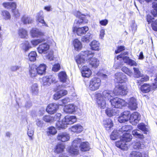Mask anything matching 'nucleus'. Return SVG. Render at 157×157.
<instances>
[{"instance_id":"obj_1","label":"nucleus","mask_w":157,"mask_h":157,"mask_svg":"<svg viewBox=\"0 0 157 157\" xmlns=\"http://www.w3.org/2000/svg\"><path fill=\"white\" fill-rule=\"evenodd\" d=\"M93 55V52L91 51L82 52L80 54L76 57L75 59L78 67L81 68L83 66V64L88 62Z\"/></svg>"},{"instance_id":"obj_2","label":"nucleus","mask_w":157,"mask_h":157,"mask_svg":"<svg viewBox=\"0 0 157 157\" xmlns=\"http://www.w3.org/2000/svg\"><path fill=\"white\" fill-rule=\"evenodd\" d=\"M77 121L75 116H66L61 121H59L56 123V127L58 130L65 128L68 124H72Z\"/></svg>"},{"instance_id":"obj_3","label":"nucleus","mask_w":157,"mask_h":157,"mask_svg":"<svg viewBox=\"0 0 157 157\" xmlns=\"http://www.w3.org/2000/svg\"><path fill=\"white\" fill-rule=\"evenodd\" d=\"M132 139V136L130 134H123L122 136L121 137L120 141L116 142V145L118 147L122 149L126 150L127 149L128 145L126 143L130 141Z\"/></svg>"},{"instance_id":"obj_4","label":"nucleus","mask_w":157,"mask_h":157,"mask_svg":"<svg viewBox=\"0 0 157 157\" xmlns=\"http://www.w3.org/2000/svg\"><path fill=\"white\" fill-rule=\"evenodd\" d=\"M101 85V81L100 78L94 77L90 81L88 85L89 89L91 91H94L98 89Z\"/></svg>"},{"instance_id":"obj_5","label":"nucleus","mask_w":157,"mask_h":157,"mask_svg":"<svg viewBox=\"0 0 157 157\" xmlns=\"http://www.w3.org/2000/svg\"><path fill=\"white\" fill-rule=\"evenodd\" d=\"M81 142L79 138L75 139L72 143V145L69 150V152L71 155H77L79 152V147Z\"/></svg>"},{"instance_id":"obj_6","label":"nucleus","mask_w":157,"mask_h":157,"mask_svg":"<svg viewBox=\"0 0 157 157\" xmlns=\"http://www.w3.org/2000/svg\"><path fill=\"white\" fill-rule=\"evenodd\" d=\"M127 54V52L122 53L117 57V59L120 61L122 59L124 63L127 64L131 66H136L137 64L135 61L130 59L128 57L124 56L126 55Z\"/></svg>"},{"instance_id":"obj_7","label":"nucleus","mask_w":157,"mask_h":157,"mask_svg":"<svg viewBox=\"0 0 157 157\" xmlns=\"http://www.w3.org/2000/svg\"><path fill=\"white\" fill-rule=\"evenodd\" d=\"M110 102L113 107L117 108H121L126 105V102L124 100L118 98L111 99Z\"/></svg>"},{"instance_id":"obj_8","label":"nucleus","mask_w":157,"mask_h":157,"mask_svg":"<svg viewBox=\"0 0 157 157\" xmlns=\"http://www.w3.org/2000/svg\"><path fill=\"white\" fill-rule=\"evenodd\" d=\"M57 80L56 78L52 75H47L42 78L41 83L44 86H48L52 83H56Z\"/></svg>"},{"instance_id":"obj_9","label":"nucleus","mask_w":157,"mask_h":157,"mask_svg":"<svg viewBox=\"0 0 157 157\" xmlns=\"http://www.w3.org/2000/svg\"><path fill=\"white\" fill-rule=\"evenodd\" d=\"M114 94L116 95H124L128 92V89L125 86L119 85L116 86L114 90Z\"/></svg>"},{"instance_id":"obj_10","label":"nucleus","mask_w":157,"mask_h":157,"mask_svg":"<svg viewBox=\"0 0 157 157\" xmlns=\"http://www.w3.org/2000/svg\"><path fill=\"white\" fill-rule=\"evenodd\" d=\"M76 16L78 18V19L75 20L74 22V24H76V26H79L87 22L88 20L86 17L82 14L80 12H77Z\"/></svg>"},{"instance_id":"obj_11","label":"nucleus","mask_w":157,"mask_h":157,"mask_svg":"<svg viewBox=\"0 0 157 157\" xmlns=\"http://www.w3.org/2000/svg\"><path fill=\"white\" fill-rule=\"evenodd\" d=\"M97 102L99 107L104 109L106 106V103L102 95L100 93L97 94Z\"/></svg>"},{"instance_id":"obj_12","label":"nucleus","mask_w":157,"mask_h":157,"mask_svg":"<svg viewBox=\"0 0 157 157\" xmlns=\"http://www.w3.org/2000/svg\"><path fill=\"white\" fill-rule=\"evenodd\" d=\"M129 115H130L129 111H124L118 117V120L120 123H124L130 119Z\"/></svg>"},{"instance_id":"obj_13","label":"nucleus","mask_w":157,"mask_h":157,"mask_svg":"<svg viewBox=\"0 0 157 157\" xmlns=\"http://www.w3.org/2000/svg\"><path fill=\"white\" fill-rule=\"evenodd\" d=\"M57 140L62 142H65L68 141L70 139L69 134L65 132L59 133L57 136Z\"/></svg>"},{"instance_id":"obj_14","label":"nucleus","mask_w":157,"mask_h":157,"mask_svg":"<svg viewBox=\"0 0 157 157\" xmlns=\"http://www.w3.org/2000/svg\"><path fill=\"white\" fill-rule=\"evenodd\" d=\"M59 108V105L55 103H51L48 105L46 111L48 113L53 114L55 113Z\"/></svg>"},{"instance_id":"obj_15","label":"nucleus","mask_w":157,"mask_h":157,"mask_svg":"<svg viewBox=\"0 0 157 157\" xmlns=\"http://www.w3.org/2000/svg\"><path fill=\"white\" fill-rule=\"evenodd\" d=\"M30 34L31 36L33 38L38 37L44 35V33L41 32L38 29L33 28L30 30Z\"/></svg>"},{"instance_id":"obj_16","label":"nucleus","mask_w":157,"mask_h":157,"mask_svg":"<svg viewBox=\"0 0 157 157\" xmlns=\"http://www.w3.org/2000/svg\"><path fill=\"white\" fill-rule=\"evenodd\" d=\"M81 67L82 76L86 78L90 77L92 74L91 70L86 66H83Z\"/></svg>"},{"instance_id":"obj_17","label":"nucleus","mask_w":157,"mask_h":157,"mask_svg":"<svg viewBox=\"0 0 157 157\" xmlns=\"http://www.w3.org/2000/svg\"><path fill=\"white\" fill-rule=\"evenodd\" d=\"M128 104V107L131 110H136L137 107L136 99L132 97L129 98Z\"/></svg>"},{"instance_id":"obj_18","label":"nucleus","mask_w":157,"mask_h":157,"mask_svg":"<svg viewBox=\"0 0 157 157\" xmlns=\"http://www.w3.org/2000/svg\"><path fill=\"white\" fill-rule=\"evenodd\" d=\"M129 119L131 122L134 121L135 123L134 124H135L140 120V115L138 112H134L130 116L129 115Z\"/></svg>"},{"instance_id":"obj_19","label":"nucleus","mask_w":157,"mask_h":157,"mask_svg":"<svg viewBox=\"0 0 157 157\" xmlns=\"http://www.w3.org/2000/svg\"><path fill=\"white\" fill-rule=\"evenodd\" d=\"M93 55L91 56L90 59H89V62L90 64L91 67L94 68H97L99 65V61L97 58L94 57H92L94 55V53H93Z\"/></svg>"},{"instance_id":"obj_20","label":"nucleus","mask_w":157,"mask_h":157,"mask_svg":"<svg viewBox=\"0 0 157 157\" xmlns=\"http://www.w3.org/2000/svg\"><path fill=\"white\" fill-rule=\"evenodd\" d=\"M49 48V45L47 43H44L40 45L37 48L39 53H45Z\"/></svg>"},{"instance_id":"obj_21","label":"nucleus","mask_w":157,"mask_h":157,"mask_svg":"<svg viewBox=\"0 0 157 157\" xmlns=\"http://www.w3.org/2000/svg\"><path fill=\"white\" fill-rule=\"evenodd\" d=\"M88 29V28L86 26L78 28L74 27L73 29L74 31H76L77 34L79 36L85 34Z\"/></svg>"},{"instance_id":"obj_22","label":"nucleus","mask_w":157,"mask_h":157,"mask_svg":"<svg viewBox=\"0 0 157 157\" xmlns=\"http://www.w3.org/2000/svg\"><path fill=\"white\" fill-rule=\"evenodd\" d=\"M76 106L73 104H70L65 106L64 111L67 113H72L75 111Z\"/></svg>"},{"instance_id":"obj_23","label":"nucleus","mask_w":157,"mask_h":157,"mask_svg":"<svg viewBox=\"0 0 157 157\" xmlns=\"http://www.w3.org/2000/svg\"><path fill=\"white\" fill-rule=\"evenodd\" d=\"M37 66L33 64L30 66L29 74L31 77L33 78L36 76L38 74Z\"/></svg>"},{"instance_id":"obj_24","label":"nucleus","mask_w":157,"mask_h":157,"mask_svg":"<svg viewBox=\"0 0 157 157\" xmlns=\"http://www.w3.org/2000/svg\"><path fill=\"white\" fill-rule=\"evenodd\" d=\"M43 14V12L42 11H40L37 14L36 17L37 21L42 24L43 26H45L48 27V25L44 20Z\"/></svg>"},{"instance_id":"obj_25","label":"nucleus","mask_w":157,"mask_h":157,"mask_svg":"<svg viewBox=\"0 0 157 157\" xmlns=\"http://www.w3.org/2000/svg\"><path fill=\"white\" fill-rule=\"evenodd\" d=\"M102 96L103 97H104L105 98L109 99L111 97L116 95L114 94V90L113 91L109 90H104L102 93Z\"/></svg>"},{"instance_id":"obj_26","label":"nucleus","mask_w":157,"mask_h":157,"mask_svg":"<svg viewBox=\"0 0 157 157\" xmlns=\"http://www.w3.org/2000/svg\"><path fill=\"white\" fill-rule=\"evenodd\" d=\"M73 45L76 51H79L82 49V44L78 39H75L73 40Z\"/></svg>"},{"instance_id":"obj_27","label":"nucleus","mask_w":157,"mask_h":157,"mask_svg":"<svg viewBox=\"0 0 157 157\" xmlns=\"http://www.w3.org/2000/svg\"><path fill=\"white\" fill-rule=\"evenodd\" d=\"M103 124L107 131L109 130L113 126L112 121L109 119L104 120L103 121Z\"/></svg>"},{"instance_id":"obj_28","label":"nucleus","mask_w":157,"mask_h":157,"mask_svg":"<svg viewBox=\"0 0 157 157\" xmlns=\"http://www.w3.org/2000/svg\"><path fill=\"white\" fill-rule=\"evenodd\" d=\"M100 43L96 40L92 41L90 44L91 49L94 50L98 51L99 50Z\"/></svg>"},{"instance_id":"obj_29","label":"nucleus","mask_w":157,"mask_h":157,"mask_svg":"<svg viewBox=\"0 0 157 157\" xmlns=\"http://www.w3.org/2000/svg\"><path fill=\"white\" fill-rule=\"evenodd\" d=\"M21 49L25 52H27L32 48L28 41H25L21 44L20 45Z\"/></svg>"},{"instance_id":"obj_30","label":"nucleus","mask_w":157,"mask_h":157,"mask_svg":"<svg viewBox=\"0 0 157 157\" xmlns=\"http://www.w3.org/2000/svg\"><path fill=\"white\" fill-rule=\"evenodd\" d=\"M18 34L21 38H27L28 37L27 31L23 28H20L18 30Z\"/></svg>"},{"instance_id":"obj_31","label":"nucleus","mask_w":157,"mask_h":157,"mask_svg":"<svg viewBox=\"0 0 157 157\" xmlns=\"http://www.w3.org/2000/svg\"><path fill=\"white\" fill-rule=\"evenodd\" d=\"M79 147L82 151H88L90 149L89 143L87 142H83L80 144Z\"/></svg>"},{"instance_id":"obj_32","label":"nucleus","mask_w":157,"mask_h":157,"mask_svg":"<svg viewBox=\"0 0 157 157\" xmlns=\"http://www.w3.org/2000/svg\"><path fill=\"white\" fill-rule=\"evenodd\" d=\"M152 89H153L152 87L149 84H144L140 87L141 91L144 93H148Z\"/></svg>"},{"instance_id":"obj_33","label":"nucleus","mask_w":157,"mask_h":157,"mask_svg":"<svg viewBox=\"0 0 157 157\" xmlns=\"http://www.w3.org/2000/svg\"><path fill=\"white\" fill-rule=\"evenodd\" d=\"M2 5L5 8L7 9H15L16 7V5L15 2H5L2 4Z\"/></svg>"},{"instance_id":"obj_34","label":"nucleus","mask_w":157,"mask_h":157,"mask_svg":"<svg viewBox=\"0 0 157 157\" xmlns=\"http://www.w3.org/2000/svg\"><path fill=\"white\" fill-rule=\"evenodd\" d=\"M46 67V65L44 64H40L38 67H37L38 74L42 75L45 74Z\"/></svg>"},{"instance_id":"obj_35","label":"nucleus","mask_w":157,"mask_h":157,"mask_svg":"<svg viewBox=\"0 0 157 157\" xmlns=\"http://www.w3.org/2000/svg\"><path fill=\"white\" fill-rule=\"evenodd\" d=\"M65 148V147L63 144H58L56 146L55 149V152L57 153L63 152Z\"/></svg>"},{"instance_id":"obj_36","label":"nucleus","mask_w":157,"mask_h":157,"mask_svg":"<svg viewBox=\"0 0 157 157\" xmlns=\"http://www.w3.org/2000/svg\"><path fill=\"white\" fill-rule=\"evenodd\" d=\"M83 129V127L80 124H76L72 127L71 128V131L76 132L79 133L81 132Z\"/></svg>"},{"instance_id":"obj_37","label":"nucleus","mask_w":157,"mask_h":157,"mask_svg":"<svg viewBox=\"0 0 157 157\" xmlns=\"http://www.w3.org/2000/svg\"><path fill=\"white\" fill-rule=\"evenodd\" d=\"M145 147V145L143 142L137 141L135 142L133 145V147L135 149H142Z\"/></svg>"},{"instance_id":"obj_38","label":"nucleus","mask_w":157,"mask_h":157,"mask_svg":"<svg viewBox=\"0 0 157 157\" xmlns=\"http://www.w3.org/2000/svg\"><path fill=\"white\" fill-rule=\"evenodd\" d=\"M59 78L61 82H65L67 79V76L66 73L64 71L60 72L58 75Z\"/></svg>"},{"instance_id":"obj_39","label":"nucleus","mask_w":157,"mask_h":157,"mask_svg":"<svg viewBox=\"0 0 157 157\" xmlns=\"http://www.w3.org/2000/svg\"><path fill=\"white\" fill-rule=\"evenodd\" d=\"M133 69L134 71V76L135 78H139L140 77H143V74L141 73L138 68L134 67Z\"/></svg>"},{"instance_id":"obj_40","label":"nucleus","mask_w":157,"mask_h":157,"mask_svg":"<svg viewBox=\"0 0 157 157\" xmlns=\"http://www.w3.org/2000/svg\"><path fill=\"white\" fill-rule=\"evenodd\" d=\"M131 129L132 127L130 125H125L122 127V128L120 129L119 132H120V134H121V132L123 133L124 132H128L129 130H130ZM126 133H127L126 132ZM124 134H125V133Z\"/></svg>"},{"instance_id":"obj_41","label":"nucleus","mask_w":157,"mask_h":157,"mask_svg":"<svg viewBox=\"0 0 157 157\" xmlns=\"http://www.w3.org/2000/svg\"><path fill=\"white\" fill-rule=\"evenodd\" d=\"M1 14L3 18L6 20L10 19L11 17V16L10 13L7 11H2Z\"/></svg>"},{"instance_id":"obj_42","label":"nucleus","mask_w":157,"mask_h":157,"mask_svg":"<svg viewBox=\"0 0 157 157\" xmlns=\"http://www.w3.org/2000/svg\"><path fill=\"white\" fill-rule=\"evenodd\" d=\"M105 113L108 116L110 117L117 113V111L115 109L108 108L106 110Z\"/></svg>"},{"instance_id":"obj_43","label":"nucleus","mask_w":157,"mask_h":157,"mask_svg":"<svg viewBox=\"0 0 157 157\" xmlns=\"http://www.w3.org/2000/svg\"><path fill=\"white\" fill-rule=\"evenodd\" d=\"M36 52L35 51H32L29 55L28 57L29 59L31 61H34L36 59Z\"/></svg>"},{"instance_id":"obj_44","label":"nucleus","mask_w":157,"mask_h":157,"mask_svg":"<svg viewBox=\"0 0 157 157\" xmlns=\"http://www.w3.org/2000/svg\"><path fill=\"white\" fill-rule=\"evenodd\" d=\"M138 131H139V130L137 129L133 130L132 132V134L136 138L140 139L144 138V135L142 134L139 133Z\"/></svg>"},{"instance_id":"obj_45","label":"nucleus","mask_w":157,"mask_h":157,"mask_svg":"<svg viewBox=\"0 0 157 157\" xmlns=\"http://www.w3.org/2000/svg\"><path fill=\"white\" fill-rule=\"evenodd\" d=\"M121 70L125 74L131 77L133 75V73L128 68L126 67H124L121 68Z\"/></svg>"},{"instance_id":"obj_46","label":"nucleus","mask_w":157,"mask_h":157,"mask_svg":"<svg viewBox=\"0 0 157 157\" xmlns=\"http://www.w3.org/2000/svg\"><path fill=\"white\" fill-rule=\"evenodd\" d=\"M119 134L117 130H114L110 136L111 139L113 140H116L119 137Z\"/></svg>"},{"instance_id":"obj_47","label":"nucleus","mask_w":157,"mask_h":157,"mask_svg":"<svg viewBox=\"0 0 157 157\" xmlns=\"http://www.w3.org/2000/svg\"><path fill=\"white\" fill-rule=\"evenodd\" d=\"M44 40L43 39H34L32 40L31 43L33 46H36L39 43L44 41Z\"/></svg>"},{"instance_id":"obj_48","label":"nucleus","mask_w":157,"mask_h":157,"mask_svg":"<svg viewBox=\"0 0 157 157\" xmlns=\"http://www.w3.org/2000/svg\"><path fill=\"white\" fill-rule=\"evenodd\" d=\"M138 128L140 130L144 132V134L147 131V129L146 127V126L143 123H141L138 125Z\"/></svg>"},{"instance_id":"obj_49","label":"nucleus","mask_w":157,"mask_h":157,"mask_svg":"<svg viewBox=\"0 0 157 157\" xmlns=\"http://www.w3.org/2000/svg\"><path fill=\"white\" fill-rule=\"evenodd\" d=\"M90 34L88 33L86 35L82 38L81 40L83 42L87 43L90 41Z\"/></svg>"},{"instance_id":"obj_50","label":"nucleus","mask_w":157,"mask_h":157,"mask_svg":"<svg viewBox=\"0 0 157 157\" xmlns=\"http://www.w3.org/2000/svg\"><path fill=\"white\" fill-rule=\"evenodd\" d=\"M21 21L24 24L31 23L32 21L31 18L26 16L23 17L21 19Z\"/></svg>"},{"instance_id":"obj_51","label":"nucleus","mask_w":157,"mask_h":157,"mask_svg":"<svg viewBox=\"0 0 157 157\" xmlns=\"http://www.w3.org/2000/svg\"><path fill=\"white\" fill-rule=\"evenodd\" d=\"M31 90L35 94L37 93L38 92V85L36 83L33 84L31 86Z\"/></svg>"},{"instance_id":"obj_52","label":"nucleus","mask_w":157,"mask_h":157,"mask_svg":"<svg viewBox=\"0 0 157 157\" xmlns=\"http://www.w3.org/2000/svg\"><path fill=\"white\" fill-rule=\"evenodd\" d=\"M130 157H142V154L139 152L133 151L130 154Z\"/></svg>"},{"instance_id":"obj_53","label":"nucleus","mask_w":157,"mask_h":157,"mask_svg":"<svg viewBox=\"0 0 157 157\" xmlns=\"http://www.w3.org/2000/svg\"><path fill=\"white\" fill-rule=\"evenodd\" d=\"M122 75V73L121 72L117 73L115 74V78L118 82L120 83V82H121Z\"/></svg>"},{"instance_id":"obj_54","label":"nucleus","mask_w":157,"mask_h":157,"mask_svg":"<svg viewBox=\"0 0 157 157\" xmlns=\"http://www.w3.org/2000/svg\"><path fill=\"white\" fill-rule=\"evenodd\" d=\"M57 132L55 128L53 127H49L48 129V132L50 134L55 135Z\"/></svg>"},{"instance_id":"obj_55","label":"nucleus","mask_w":157,"mask_h":157,"mask_svg":"<svg viewBox=\"0 0 157 157\" xmlns=\"http://www.w3.org/2000/svg\"><path fill=\"white\" fill-rule=\"evenodd\" d=\"M154 10L152 11L151 13L154 16H157V3H154L153 5Z\"/></svg>"},{"instance_id":"obj_56","label":"nucleus","mask_w":157,"mask_h":157,"mask_svg":"<svg viewBox=\"0 0 157 157\" xmlns=\"http://www.w3.org/2000/svg\"><path fill=\"white\" fill-rule=\"evenodd\" d=\"M60 68V65L59 63L55 64L52 67V70L54 72H57L58 71Z\"/></svg>"},{"instance_id":"obj_57","label":"nucleus","mask_w":157,"mask_h":157,"mask_svg":"<svg viewBox=\"0 0 157 157\" xmlns=\"http://www.w3.org/2000/svg\"><path fill=\"white\" fill-rule=\"evenodd\" d=\"M43 120L46 122H49L52 120V118L49 116H45L43 118Z\"/></svg>"},{"instance_id":"obj_58","label":"nucleus","mask_w":157,"mask_h":157,"mask_svg":"<svg viewBox=\"0 0 157 157\" xmlns=\"http://www.w3.org/2000/svg\"><path fill=\"white\" fill-rule=\"evenodd\" d=\"M62 96L58 91H57L53 95V98L55 100H57L60 98Z\"/></svg>"},{"instance_id":"obj_59","label":"nucleus","mask_w":157,"mask_h":157,"mask_svg":"<svg viewBox=\"0 0 157 157\" xmlns=\"http://www.w3.org/2000/svg\"><path fill=\"white\" fill-rule=\"evenodd\" d=\"M36 124L37 125L40 127H42L43 125V122L40 120L39 119H37L36 121Z\"/></svg>"},{"instance_id":"obj_60","label":"nucleus","mask_w":157,"mask_h":157,"mask_svg":"<svg viewBox=\"0 0 157 157\" xmlns=\"http://www.w3.org/2000/svg\"><path fill=\"white\" fill-rule=\"evenodd\" d=\"M105 35V31L104 29H101L99 32V38L102 39H103Z\"/></svg>"},{"instance_id":"obj_61","label":"nucleus","mask_w":157,"mask_h":157,"mask_svg":"<svg viewBox=\"0 0 157 157\" xmlns=\"http://www.w3.org/2000/svg\"><path fill=\"white\" fill-rule=\"evenodd\" d=\"M151 25L153 29L155 31H157V20L153 22Z\"/></svg>"},{"instance_id":"obj_62","label":"nucleus","mask_w":157,"mask_h":157,"mask_svg":"<svg viewBox=\"0 0 157 157\" xmlns=\"http://www.w3.org/2000/svg\"><path fill=\"white\" fill-rule=\"evenodd\" d=\"M124 49V46H120L118 48L117 50H116L115 52L116 54L119 53L122 50Z\"/></svg>"},{"instance_id":"obj_63","label":"nucleus","mask_w":157,"mask_h":157,"mask_svg":"<svg viewBox=\"0 0 157 157\" xmlns=\"http://www.w3.org/2000/svg\"><path fill=\"white\" fill-rule=\"evenodd\" d=\"M147 20L148 24H150L152 22L153 17L150 15H148L147 16Z\"/></svg>"},{"instance_id":"obj_64","label":"nucleus","mask_w":157,"mask_h":157,"mask_svg":"<svg viewBox=\"0 0 157 157\" xmlns=\"http://www.w3.org/2000/svg\"><path fill=\"white\" fill-rule=\"evenodd\" d=\"M58 91L60 93L62 97L66 95L67 93V91L65 90H60Z\"/></svg>"}]
</instances>
